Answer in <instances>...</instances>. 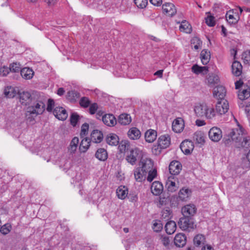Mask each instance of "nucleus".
Wrapping results in <instances>:
<instances>
[{"label": "nucleus", "instance_id": "obj_64", "mask_svg": "<svg viewBox=\"0 0 250 250\" xmlns=\"http://www.w3.org/2000/svg\"><path fill=\"white\" fill-rule=\"evenodd\" d=\"M163 70H159L156 71L154 73V75L158 76L159 78H162V77H163Z\"/></svg>", "mask_w": 250, "mask_h": 250}, {"label": "nucleus", "instance_id": "obj_32", "mask_svg": "<svg viewBox=\"0 0 250 250\" xmlns=\"http://www.w3.org/2000/svg\"><path fill=\"white\" fill-rule=\"evenodd\" d=\"M79 142V138L75 137L71 140L69 146L68 147V151L70 154H74L76 152L78 145Z\"/></svg>", "mask_w": 250, "mask_h": 250}, {"label": "nucleus", "instance_id": "obj_7", "mask_svg": "<svg viewBox=\"0 0 250 250\" xmlns=\"http://www.w3.org/2000/svg\"><path fill=\"white\" fill-rule=\"evenodd\" d=\"M208 136L212 141L218 142L222 137V131L217 127H213L209 130Z\"/></svg>", "mask_w": 250, "mask_h": 250}, {"label": "nucleus", "instance_id": "obj_55", "mask_svg": "<svg viewBox=\"0 0 250 250\" xmlns=\"http://www.w3.org/2000/svg\"><path fill=\"white\" fill-rule=\"evenodd\" d=\"M206 23L209 26H213L215 24L214 17L212 16H208L206 19Z\"/></svg>", "mask_w": 250, "mask_h": 250}, {"label": "nucleus", "instance_id": "obj_33", "mask_svg": "<svg viewBox=\"0 0 250 250\" xmlns=\"http://www.w3.org/2000/svg\"><path fill=\"white\" fill-rule=\"evenodd\" d=\"M138 153L136 150H132L129 152L126 157V160L132 165L135 164L137 161Z\"/></svg>", "mask_w": 250, "mask_h": 250}, {"label": "nucleus", "instance_id": "obj_52", "mask_svg": "<svg viewBox=\"0 0 250 250\" xmlns=\"http://www.w3.org/2000/svg\"><path fill=\"white\" fill-rule=\"evenodd\" d=\"M135 4L138 7L145 8L147 4V0H134Z\"/></svg>", "mask_w": 250, "mask_h": 250}, {"label": "nucleus", "instance_id": "obj_47", "mask_svg": "<svg viewBox=\"0 0 250 250\" xmlns=\"http://www.w3.org/2000/svg\"><path fill=\"white\" fill-rule=\"evenodd\" d=\"M191 43L194 45V48L197 50L201 47L202 42L198 37H195L191 39Z\"/></svg>", "mask_w": 250, "mask_h": 250}, {"label": "nucleus", "instance_id": "obj_41", "mask_svg": "<svg viewBox=\"0 0 250 250\" xmlns=\"http://www.w3.org/2000/svg\"><path fill=\"white\" fill-rule=\"evenodd\" d=\"M179 29L181 32L186 33H190L192 31L191 25L186 21H182Z\"/></svg>", "mask_w": 250, "mask_h": 250}, {"label": "nucleus", "instance_id": "obj_30", "mask_svg": "<svg viewBox=\"0 0 250 250\" xmlns=\"http://www.w3.org/2000/svg\"><path fill=\"white\" fill-rule=\"evenodd\" d=\"M107 156L108 155L106 150L103 148H99L95 153L96 158L100 161H104L106 160L107 158Z\"/></svg>", "mask_w": 250, "mask_h": 250}, {"label": "nucleus", "instance_id": "obj_24", "mask_svg": "<svg viewBox=\"0 0 250 250\" xmlns=\"http://www.w3.org/2000/svg\"><path fill=\"white\" fill-rule=\"evenodd\" d=\"M146 141L148 143H152L157 137V132L153 129H149L145 133Z\"/></svg>", "mask_w": 250, "mask_h": 250}, {"label": "nucleus", "instance_id": "obj_4", "mask_svg": "<svg viewBox=\"0 0 250 250\" xmlns=\"http://www.w3.org/2000/svg\"><path fill=\"white\" fill-rule=\"evenodd\" d=\"M178 224L182 230H190L194 228V223L189 217H185L181 218L178 222Z\"/></svg>", "mask_w": 250, "mask_h": 250}, {"label": "nucleus", "instance_id": "obj_59", "mask_svg": "<svg viewBox=\"0 0 250 250\" xmlns=\"http://www.w3.org/2000/svg\"><path fill=\"white\" fill-rule=\"evenodd\" d=\"M54 106V102L53 100L49 99L48 100V104L47 106V110L49 112L51 111L53 109V108Z\"/></svg>", "mask_w": 250, "mask_h": 250}, {"label": "nucleus", "instance_id": "obj_22", "mask_svg": "<svg viewBox=\"0 0 250 250\" xmlns=\"http://www.w3.org/2000/svg\"><path fill=\"white\" fill-rule=\"evenodd\" d=\"M192 71L196 74L205 75L208 71V66H200L197 64L193 65L191 67Z\"/></svg>", "mask_w": 250, "mask_h": 250}, {"label": "nucleus", "instance_id": "obj_35", "mask_svg": "<svg viewBox=\"0 0 250 250\" xmlns=\"http://www.w3.org/2000/svg\"><path fill=\"white\" fill-rule=\"evenodd\" d=\"M194 244L196 247L203 246L206 243V238L204 235L202 234H198L196 235L193 239Z\"/></svg>", "mask_w": 250, "mask_h": 250}, {"label": "nucleus", "instance_id": "obj_20", "mask_svg": "<svg viewBox=\"0 0 250 250\" xmlns=\"http://www.w3.org/2000/svg\"><path fill=\"white\" fill-rule=\"evenodd\" d=\"M163 190V185L158 181L154 182L151 187L152 193L155 195H160Z\"/></svg>", "mask_w": 250, "mask_h": 250}, {"label": "nucleus", "instance_id": "obj_19", "mask_svg": "<svg viewBox=\"0 0 250 250\" xmlns=\"http://www.w3.org/2000/svg\"><path fill=\"white\" fill-rule=\"evenodd\" d=\"M163 9L164 12L169 16H173L176 13L175 7L171 3H166L163 4Z\"/></svg>", "mask_w": 250, "mask_h": 250}, {"label": "nucleus", "instance_id": "obj_36", "mask_svg": "<svg viewBox=\"0 0 250 250\" xmlns=\"http://www.w3.org/2000/svg\"><path fill=\"white\" fill-rule=\"evenodd\" d=\"M219 81V77L217 75L209 74L206 79V83L208 85H214Z\"/></svg>", "mask_w": 250, "mask_h": 250}, {"label": "nucleus", "instance_id": "obj_51", "mask_svg": "<svg viewBox=\"0 0 250 250\" xmlns=\"http://www.w3.org/2000/svg\"><path fill=\"white\" fill-rule=\"evenodd\" d=\"M80 104L83 107H87L90 104V101L88 98L84 97L80 100Z\"/></svg>", "mask_w": 250, "mask_h": 250}, {"label": "nucleus", "instance_id": "obj_54", "mask_svg": "<svg viewBox=\"0 0 250 250\" xmlns=\"http://www.w3.org/2000/svg\"><path fill=\"white\" fill-rule=\"evenodd\" d=\"M11 228L10 225L5 224L1 227L0 231L3 234H7L10 232Z\"/></svg>", "mask_w": 250, "mask_h": 250}, {"label": "nucleus", "instance_id": "obj_61", "mask_svg": "<svg viewBox=\"0 0 250 250\" xmlns=\"http://www.w3.org/2000/svg\"><path fill=\"white\" fill-rule=\"evenodd\" d=\"M243 84V82L241 80H239V81H236L235 83L236 89H239L241 86H242Z\"/></svg>", "mask_w": 250, "mask_h": 250}, {"label": "nucleus", "instance_id": "obj_14", "mask_svg": "<svg viewBox=\"0 0 250 250\" xmlns=\"http://www.w3.org/2000/svg\"><path fill=\"white\" fill-rule=\"evenodd\" d=\"M147 173L139 167L135 169L134 171V177L136 181L141 182L145 180Z\"/></svg>", "mask_w": 250, "mask_h": 250}, {"label": "nucleus", "instance_id": "obj_16", "mask_svg": "<svg viewBox=\"0 0 250 250\" xmlns=\"http://www.w3.org/2000/svg\"><path fill=\"white\" fill-rule=\"evenodd\" d=\"M226 94V89L223 86H218L214 89L213 96L217 98L218 100L224 99Z\"/></svg>", "mask_w": 250, "mask_h": 250}, {"label": "nucleus", "instance_id": "obj_6", "mask_svg": "<svg viewBox=\"0 0 250 250\" xmlns=\"http://www.w3.org/2000/svg\"><path fill=\"white\" fill-rule=\"evenodd\" d=\"M229 108L228 102L225 99L220 100L216 104L215 111L219 115H223L228 112Z\"/></svg>", "mask_w": 250, "mask_h": 250}, {"label": "nucleus", "instance_id": "obj_21", "mask_svg": "<svg viewBox=\"0 0 250 250\" xmlns=\"http://www.w3.org/2000/svg\"><path fill=\"white\" fill-rule=\"evenodd\" d=\"M103 139V135L101 131L94 130L91 134L90 141L95 143H100Z\"/></svg>", "mask_w": 250, "mask_h": 250}, {"label": "nucleus", "instance_id": "obj_2", "mask_svg": "<svg viewBox=\"0 0 250 250\" xmlns=\"http://www.w3.org/2000/svg\"><path fill=\"white\" fill-rule=\"evenodd\" d=\"M45 104L41 101H33L32 104L28 105L25 112V117L30 121L34 120L37 115L42 114L45 110Z\"/></svg>", "mask_w": 250, "mask_h": 250}, {"label": "nucleus", "instance_id": "obj_23", "mask_svg": "<svg viewBox=\"0 0 250 250\" xmlns=\"http://www.w3.org/2000/svg\"><path fill=\"white\" fill-rule=\"evenodd\" d=\"M106 141L109 145L117 146L119 144V138L116 134L110 133L107 136Z\"/></svg>", "mask_w": 250, "mask_h": 250}, {"label": "nucleus", "instance_id": "obj_53", "mask_svg": "<svg viewBox=\"0 0 250 250\" xmlns=\"http://www.w3.org/2000/svg\"><path fill=\"white\" fill-rule=\"evenodd\" d=\"M167 189L171 192L175 191L177 189V187L174 182L169 181L167 183Z\"/></svg>", "mask_w": 250, "mask_h": 250}, {"label": "nucleus", "instance_id": "obj_39", "mask_svg": "<svg viewBox=\"0 0 250 250\" xmlns=\"http://www.w3.org/2000/svg\"><path fill=\"white\" fill-rule=\"evenodd\" d=\"M193 141L196 143L203 145L205 142V136L203 132L197 131L193 135Z\"/></svg>", "mask_w": 250, "mask_h": 250}, {"label": "nucleus", "instance_id": "obj_28", "mask_svg": "<svg viewBox=\"0 0 250 250\" xmlns=\"http://www.w3.org/2000/svg\"><path fill=\"white\" fill-rule=\"evenodd\" d=\"M91 142L90 139L87 137L83 138L80 144L79 147L80 151L83 153L85 152L89 148Z\"/></svg>", "mask_w": 250, "mask_h": 250}, {"label": "nucleus", "instance_id": "obj_10", "mask_svg": "<svg viewBox=\"0 0 250 250\" xmlns=\"http://www.w3.org/2000/svg\"><path fill=\"white\" fill-rule=\"evenodd\" d=\"M196 208L193 204H188L182 208V212L185 217L193 216L196 212Z\"/></svg>", "mask_w": 250, "mask_h": 250}, {"label": "nucleus", "instance_id": "obj_31", "mask_svg": "<svg viewBox=\"0 0 250 250\" xmlns=\"http://www.w3.org/2000/svg\"><path fill=\"white\" fill-rule=\"evenodd\" d=\"M21 74L23 78L29 80L33 77L34 71L29 68L25 67L21 70Z\"/></svg>", "mask_w": 250, "mask_h": 250}, {"label": "nucleus", "instance_id": "obj_25", "mask_svg": "<svg viewBox=\"0 0 250 250\" xmlns=\"http://www.w3.org/2000/svg\"><path fill=\"white\" fill-rule=\"evenodd\" d=\"M234 10H236V9L229 10L226 14V17L227 21L229 24H235L237 23L239 20V16L238 14L234 17L233 14H230L231 13H233Z\"/></svg>", "mask_w": 250, "mask_h": 250}, {"label": "nucleus", "instance_id": "obj_27", "mask_svg": "<svg viewBox=\"0 0 250 250\" xmlns=\"http://www.w3.org/2000/svg\"><path fill=\"white\" fill-rule=\"evenodd\" d=\"M232 72L236 76H240L242 73V66L237 61H234L231 66Z\"/></svg>", "mask_w": 250, "mask_h": 250}, {"label": "nucleus", "instance_id": "obj_34", "mask_svg": "<svg viewBox=\"0 0 250 250\" xmlns=\"http://www.w3.org/2000/svg\"><path fill=\"white\" fill-rule=\"evenodd\" d=\"M200 58L203 64H207L210 58V52L207 49H203L201 52Z\"/></svg>", "mask_w": 250, "mask_h": 250}, {"label": "nucleus", "instance_id": "obj_26", "mask_svg": "<svg viewBox=\"0 0 250 250\" xmlns=\"http://www.w3.org/2000/svg\"><path fill=\"white\" fill-rule=\"evenodd\" d=\"M127 135L132 140H137L140 138L141 132L136 127H132L128 130Z\"/></svg>", "mask_w": 250, "mask_h": 250}, {"label": "nucleus", "instance_id": "obj_29", "mask_svg": "<svg viewBox=\"0 0 250 250\" xmlns=\"http://www.w3.org/2000/svg\"><path fill=\"white\" fill-rule=\"evenodd\" d=\"M240 100L244 101L250 97V88L247 86H244L242 91L239 92L238 94Z\"/></svg>", "mask_w": 250, "mask_h": 250}, {"label": "nucleus", "instance_id": "obj_18", "mask_svg": "<svg viewBox=\"0 0 250 250\" xmlns=\"http://www.w3.org/2000/svg\"><path fill=\"white\" fill-rule=\"evenodd\" d=\"M170 143V138L167 135L161 136L158 140V146L161 148H165L168 147Z\"/></svg>", "mask_w": 250, "mask_h": 250}, {"label": "nucleus", "instance_id": "obj_8", "mask_svg": "<svg viewBox=\"0 0 250 250\" xmlns=\"http://www.w3.org/2000/svg\"><path fill=\"white\" fill-rule=\"evenodd\" d=\"M54 115L59 120L62 121L65 120L67 117L68 114L66 110L62 107H56L53 111Z\"/></svg>", "mask_w": 250, "mask_h": 250}, {"label": "nucleus", "instance_id": "obj_11", "mask_svg": "<svg viewBox=\"0 0 250 250\" xmlns=\"http://www.w3.org/2000/svg\"><path fill=\"white\" fill-rule=\"evenodd\" d=\"M180 148L185 154H189L193 150V143L191 141H184L181 144Z\"/></svg>", "mask_w": 250, "mask_h": 250}, {"label": "nucleus", "instance_id": "obj_48", "mask_svg": "<svg viewBox=\"0 0 250 250\" xmlns=\"http://www.w3.org/2000/svg\"><path fill=\"white\" fill-rule=\"evenodd\" d=\"M147 180L151 182L157 176V170L156 168H152L147 172Z\"/></svg>", "mask_w": 250, "mask_h": 250}, {"label": "nucleus", "instance_id": "obj_3", "mask_svg": "<svg viewBox=\"0 0 250 250\" xmlns=\"http://www.w3.org/2000/svg\"><path fill=\"white\" fill-rule=\"evenodd\" d=\"M194 111L196 116L198 117L205 116L208 119H212L215 115V111L214 109L208 107L206 104H199L196 105Z\"/></svg>", "mask_w": 250, "mask_h": 250}, {"label": "nucleus", "instance_id": "obj_43", "mask_svg": "<svg viewBox=\"0 0 250 250\" xmlns=\"http://www.w3.org/2000/svg\"><path fill=\"white\" fill-rule=\"evenodd\" d=\"M79 97V93L76 91H70L67 93V99L71 102L75 101Z\"/></svg>", "mask_w": 250, "mask_h": 250}, {"label": "nucleus", "instance_id": "obj_12", "mask_svg": "<svg viewBox=\"0 0 250 250\" xmlns=\"http://www.w3.org/2000/svg\"><path fill=\"white\" fill-rule=\"evenodd\" d=\"M182 169V165L179 161H173L169 166V170L172 175H178Z\"/></svg>", "mask_w": 250, "mask_h": 250}, {"label": "nucleus", "instance_id": "obj_38", "mask_svg": "<svg viewBox=\"0 0 250 250\" xmlns=\"http://www.w3.org/2000/svg\"><path fill=\"white\" fill-rule=\"evenodd\" d=\"M166 232L167 234H171L173 233L176 229V224L173 221L168 222L165 225Z\"/></svg>", "mask_w": 250, "mask_h": 250}, {"label": "nucleus", "instance_id": "obj_5", "mask_svg": "<svg viewBox=\"0 0 250 250\" xmlns=\"http://www.w3.org/2000/svg\"><path fill=\"white\" fill-rule=\"evenodd\" d=\"M19 98L21 104L24 106L30 105L34 100L31 94L25 91L19 92Z\"/></svg>", "mask_w": 250, "mask_h": 250}, {"label": "nucleus", "instance_id": "obj_44", "mask_svg": "<svg viewBox=\"0 0 250 250\" xmlns=\"http://www.w3.org/2000/svg\"><path fill=\"white\" fill-rule=\"evenodd\" d=\"M4 94L7 98H13L15 96L14 88L11 86H8L5 88Z\"/></svg>", "mask_w": 250, "mask_h": 250}, {"label": "nucleus", "instance_id": "obj_45", "mask_svg": "<svg viewBox=\"0 0 250 250\" xmlns=\"http://www.w3.org/2000/svg\"><path fill=\"white\" fill-rule=\"evenodd\" d=\"M80 120V116L77 113H72L70 117V122L73 126H76L78 122Z\"/></svg>", "mask_w": 250, "mask_h": 250}, {"label": "nucleus", "instance_id": "obj_15", "mask_svg": "<svg viewBox=\"0 0 250 250\" xmlns=\"http://www.w3.org/2000/svg\"><path fill=\"white\" fill-rule=\"evenodd\" d=\"M103 123L109 126H114L117 123L116 119L113 114H108L103 116Z\"/></svg>", "mask_w": 250, "mask_h": 250}, {"label": "nucleus", "instance_id": "obj_60", "mask_svg": "<svg viewBox=\"0 0 250 250\" xmlns=\"http://www.w3.org/2000/svg\"><path fill=\"white\" fill-rule=\"evenodd\" d=\"M150 2L154 5L160 6L162 3V0H149Z\"/></svg>", "mask_w": 250, "mask_h": 250}, {"label": "nucleus", "instance_id": "obj_46", "mask_svg": "<svg viewBox=\"0 0 250 250\" xmlns=\"http://www.w3.org/2000/svg\"><path fill=\"white\" fill-rule=\"evenodd\" d=\"M152 229L156 232L160 231L163 229V225L161 221L156 220L153 221Z\"/></svg>", "mask_w": 250, "mask_h": 250}, {"label": "nucleus", "instance_id": "obj_57", "mask_svg": "<svg viewBox=\"0 0 250 250\" xmlns=\"http://www.w3.org/2000/svg\"><path fill=\"white\" fill-rule=\"evenodd\" d=\"M242 58L245 63H249L250 62V51L245 52L242 55Z\"/></svg>", "mask_w": 250, "mask_h": 250}, {"label": "nucleus", "instance_id": "obj_56", "mask_svg": "<svg viewBox=\"0 0 250 250\" xmlns=\"http://www.w3.org/2000/svg\"><path fill=\"white\" fill-rule=\"evenodd\" d=\"M129 144L126 142H122L119 146V149L120 151L123 152L126 150L128 149L129 147Z\"/></svg>", "mask_w": 250, "mask_h": 250}, {"label": "nucleus", "instance_id": "obj_9", "mask_svg": "<svg viewBox=\"0 0 250 250\" xmlns=\"http://www.w3.org/2000/svg\"><path fill=\"white\" fill-rule=\"evenodd\" d=\"M139 167L147 173L153 168V163L150 159L142 158L139 163Z\"/></svg>", "mask_w": 250, "mask_h": 250}, {"label": "nucleus", "instance_id": "obj_1", "mask_svg": "<svg viewBox=\"0 0 250 250\" xmlns=\"http://www.w3.org/2000/svg\"><path fill=\"white\" fill-rule=\"evenodd\" d=\"M223 141L226 145H229L231 142H234L238 147H250V137L248 136L247 131L239 124L236 128L232 129L224 137Z\"/></svg>", "mask_w": 250, "mask_h": 250}, {"label": "nucleus", "instance_id": "obj_58", "mask_svg": "<svg viewBox=\"0 0 250 250\" xmlns=\"http://www.w3.org/2000/svg\"><path fill=\"white\" fill-rule=\"evenodd\" d=\"M98 104L96 103H94L91 104L89 107V112L91 114H94L98 109Z\"/></svg>", "mask_w": 250, "mask_h": 250}, {"label": "nucleus", "instance_id": "obj_37", "mask_svg": "<svg viewBox=\"0 0 250 250\" xmlns=\"http://www.w3.org/2000/svg\"><path fill=\"white\" fill-rule=\"evenodd\" d=\"M118 122L123 125H128L131 122V117L127 114H122L119 117Z\"/></svg>", "mask_w": 250, "mask_h": 250}, {"label": "nucleus", "instance_id": "obj_50", "mask_svg": "<svg viewBox=\"0 0 250 250\" xmlns=\"http://www.w3.org/2000/svg\"><path fill=\"white\" fill-rule=\"evenodd\" d=\"M89 129V125L87 123L83 124L81 127L80 135L81 137H84L87 134Z\"/></svg>", "mask_w": 250, "mask_h": 250}, {"label": "nucleus", "instance_id": "obj_40", "mask_svg": "<svg viewBox=\"0 0 250 250\" xmlns=\"http://www.w3.org/2000/svg\"><path fill=\"white\" fill-rule=\"evenodd\" d=\"M191 191L188 188H183L179 192V198L180 200H186L191 194Z\"/></svg>", "mask_w": 250, "mask_h": 250}, {"label": "nucleus", "instance_id": "obj_42", "mask_svg": "<svg viewBox=\"0 0 250 250\" xmlns=\"http://www.w3.org/2000/svg\"><path fill=\"white\" fill-rule=\"evenodd\" d=\"M116 193L119 198L124 199L127 196V189L125 187H120L117 188Z\"/></svg>", "mask_w": 250, "mask_h": 250}, {"label": "nucleus", "instance_id": "obj_13", "mask_svg": "<svg viewBox=\"0 0 250 250\" xmlns=\"http://www.w3.org/2000/svg\"><path fill=\"white\" fill-rule=\"evenodd\" d=\"M172 130L176 133H180L184 128V120L180 118L174 120L172 125Z\"/></svg>", "mask_w": 250, "mask_h": 250}, {"label": "nucleus", "instance_id": "obj_62", "mask_svg": "<svg viewBox=\"0 0 250 250\" xmlns=\"http://www.w3.org/2000/svg\"><path fill=\"white\" fill-rule=\"evenodd\" d=\"M201 250H214L213 248L209 245H205Z\"/></svg>", "mask_w": 250, "mask_h": 250}, {"label": "nucleus", "instance_id": "obj_49", "mask_svg": "<svg viewBox=\"0 0 250 250\" xmlns=\"http://www.w3.org/2000/svg\"><path fill=\"white\" fill-rule=\"evenodd\" d=\"M9 69L13 72H18L21 71V65L19 63L13 62L10 65Z\"/></svg>", "mask_w": 250, "mask_h": 250}, {"label": "nucleus", "instance_id": "obj_63", "mask_svg": "<svg viewBox=\"0 0 250 250\" xmlns=\"http://www.w3.org/2000/svg\"><path fill=\"white\" fill-rule=\"evenodd\" d=\"M206 124L205 122L203 120H197L196 121V125L198 126H201L205 125Z\"/></svg>", "mask_w": 250, "mask_h": 250}, {"label": "nucleus", "instance_id": "obj_17", "mask_svg": "<svg viewBox=\"0 0 250 250\" xmlns=\"http://www.w3.org/2000/svg\"><path fill=\"white\" fill-rule=\"evenodd\" d=\"M187 242V238L185 234L179 233L176 235L174 239L175 245L178 247H184Z\"/></svg>", "mask_w": 250, "mask_h": 250}]
</instances>
